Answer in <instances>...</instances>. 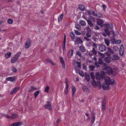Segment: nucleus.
I'll return each instance as SVG.
<instances>
[{
  "mask_svg": "<svg viewBox=\"0 0 126 126\" xmlns=\"http://www.w3.org/2000/svg\"><path fill=\"white\" fill-rule=\"evenodd\" d=\"M104 29V32H103L102 34L105 37L107 36V35L109 36L111 34L112 36L115 37V34L113 30L111 29L113 28V27L112 24L107 23L106 24L103 25Z\"/></svg>",
  "mask_w": 126,
  "mask_h": 126,
  "instance_id": "obj_1",
  "label": "nucleus"
},
{
  "mask_svg": "<svg viewBox=\"0 0 126 126\" xmlns=\"http://www.w3.org/2000/svg\"><path fill=\"white\" fill-rule=\"evenodd\" d=\"M117 70V68L112 69L111 67L108 66L107 68H106V73L109 75L112 74L115 76L117 74V72L116 71Z\"/></svg>",
  "mask_w": 126,
  "mask_h": 126,
  "instance_id": "obj_2",
  "label": "nucleus"
},
{
  "mask_svg": "<svg viewBox=\"0 0 126 126\" xmlns=\"http://www.w3.org/2000/svg\"><path fill=\"white\" fill-rule=\"evenodd\" d=\"M105 75V73L103 71H102L100 74L98 72H97L95 74L96 79L98 80H100L101 79H103Z\"/></svg>",
  "mask_w": 126,
  "mask_h": 126,
  "instance_id": "obj_3",
  "label": "nucleus"
},
{
  "mask_svg": "<svg viewBox=\"0 0 126 126\" xmlns=\"http://www.w3.org/2000/svg\"><path fill=\"white\" fill-rule=\"evenodd\" d=\"M104 79L106 84L110 85L113 83V81H112V80L110 79L109 76H105L104 77Z\"/></svg>",
  "mask_w": 126,
  "mask_h": 126,
  "instance_id": "obj_4",
  "label": "nucleus"
},
{
  "mask_svg": "<svg viewBox=\"0 0 126 126\" xmlns=\"http://www.w3.org/2000/svg\"><path fill=\"white\" fill-rule=\"evenodd\" d=\"M103 61L102 59L101 58H99L98 60V62H95L94 63V65L96 67L98 68L100 67V65L104 64Z\"/></svg>",
  "mask_w": 126,
  "mask_h": 126,
  "instance_id": "obj_5",
  "label": "nucleus"
},
{
  "mask_svg": "<svg viewBox=\"0 0 126 126\" xmlns=\"http://www.w3.org/2000/svg\"><path fill=\"white\" fill-rule=\"evenodd\" d=\"M47 104H45L43 106V107L47 109H48L50 110H52L51 107V103L50 101L46 102Z\"/></svg>",
  "mask_w": 126,
  "mask_h": 126,
  "instance_id": "obj_6",
  "label": "nucleus"
},
{
  "mask_svg": "<svg viewBox=\"0 0 126 126\" xmlns=\"http://www.w3.org/2000/svg\"><path fill=\"white\" fill-rule=\"evenodd\" d=\"M98 46L99 50L101 52H104L106 50V47L103 44H100Z\"/></svg>",
  "mask_w": 126,
  "mask_h": 126,
  "instance_id": "obj_7",
  "label": "nucleus"
},
{
  "mask_svg": "<svg viewBox=\"0 0 126 126\" xmlns=\"http://www.w3.org/2000/svg\"><path fill=\"white\" fill-rule=\"evenodd\" d=\"M32 43V41L30 39H28L25 43V47L26 48H28L31 46Z\"/></svg>",
  "mask_w": 126,
  "mask_h": 126,
  "instance_id": "obj_8",
  "label": "nucleus"
},
{
  "mask_svg": "<svg viewBox=\"0 0 126 126\" xmlns=\"http://www.w3.org/2000/svg\"><path fill=\"white\" fill-rule=\"evenodd\" d=\"M97 24L99 25L100 26L102 27H103V25L104 24H103L104 23V21L103 20L101 19H100L98 18L97 19Z\"/></svg>",
  "mask_w": 126,
  "mask_h": 126,
  "instance_id": "obj_9",
  "label": "nucleus"
},
{
  "mask_svg": "<svg viewBox=\"0 0 126 126\" xmlns=\"http://www.w3.org/2000/svg\"><path fill=\"white\" fill-rule=\"evenodd\" d=\"M86 29V35L87 36H88V37H91L92 35L91 29L89 28L88 26Z\"/></svg>",
  "mask_w": 126,
  "mask_h": 126,
  "instance_id": "obj_10",
  "label": "nucleus"
},
{
  "mask_svg": "<svg viewBox=\"0 0 126 126\" xmlns=\"http://www.w3.org/2000/svg\"><path fill=\"white\" fill-rule=\"evenodd\" d=\"M119 53L120 55L122 56L124 53V47L123 45L122 44L121 45L120 48Z\"/></svg>",
  "mask_w": 126,
  "mask_h": 126,
  "instance_id": "obj_11",
  "label": "nucleus"
},
{
  "mask_svg": "<svg viewBox=\"0 0 126 126\" xmlns=\"http://www.w3.org/2000/svg\"><path fill=\"white\" fill-rule=\"evenodd\" d=\"M59 58L60 61L62 65V67L64 68H65V64L64 60L62 57H60Z\"/></svg>",
  "mask_w": 126,
  "mask_h": 126,
  "instance_id": "obj_12",
  "label": "nucleus"
},
{
  "mask_svg": "<svg viewBox=\"0 0 126 126\" xmlns=\"http://www.w3.org/2000/svg\"><path fill=\"white\" fill-rule=\"evenodd\" d=\"M74 42L76 43H78L79 44L82 43L83 41L81 39H80L79 37L77 38L76 37Z\"/></svg>",
  "mask_w": 126,
  "mask_h": 126,
  "instance_id": "obj_13",
  "label": "nucleus"
},
{
  "mask_svg": "<svg viewBox=\"0 0 126 126\" xmlns=\"http://www.w3.org/2000/svg\"><path fill=\"white\" fill-rule=\"evenodd\" d=\"M106 103L105 101L103 100L102 102V110L103 111H104L106 109Z\"/></svg>",
  "mask_w": 126,
  "mask_h": 126,
  "instance_id": "obj_14",
  "label": "nucleus"
},
{
  "mask_svg": "<svg viewBox=\"0 0 126 126\" xmlns=\"http://www.w3.org/2000/svg\"><path fill=\"white\" fill-rule=\"evenodd\" d=\"M22 124L21 122H16L13 123L11 125V126H19Z\"/></svg>",
  "mask_w": 126,
  "mask_h": 126,
  "instance_id": "obj_15",
  "label": "nucleus"
},
{
  "mask_svg": "<svg viewBox=\"0 0 126 126\" xmlns=\"http://www.w3.org/2000/svg\"><path fill=\"white\" fill-rule=\"evenodd\" d=\"M109 85H108L106 83H104L103 84L102 87L103 89L104 90H107L109 88Z\"/></svg>",
  "mask_w": 126,
  "mask_h": 126,
  "instance_id": "obj_16",
  "label": "nucleus"
},
{
  "mask_svg": "<svg viewBox=\"0 0 126 126\" xmlns=\"http://www.w3.org/2000/svg\"><path fill=\"white\" fill-rule=\"evenodd\" d=\"M19 87H17L15 88L14 89H13L11 91L10 94H12L16 93V91L19 90Z\"/></svg>",
  "mask_w": 126,
  "mask_h": 126,
  "instance_id": "obj_17",
  "label": "nucleus"
},
{
  "mask_svg": "<svg viewBox=\"0 0 126 126\" xmlns=\"http://www.w3.org/2000/svg\"><path fill=\"white\" fill-rule=\"evenodd\" d=\"M107 49L108 52L110 53V54H108L109 56H110V54H113L114 53L113 50H112L110 48L108 47H107Z\"/></svg>",
  "mask_w": 126,
  "mask_h": 126,
  "instance_id": "obj_18",
  "label": "nucleus"
},
{
  "mask_svg": "<svg viewBox=\"0 0 126 126\" xmlns=\"http://www.w3.org/2000/svg\"><path fill=\"white\" fill-rule=\"evenodd\" d=\"M92 85H98L99 86H101V85L100 82L99 81H96V82L94 80V82H92Z\"/></svg>",
  "mask_w": 126,
  "mask_h": 126,
  "instance_id": "obj_19",
  "label": "nucleus"
},
{
  "mask_svg": "<svg viewBox=\"0 0 126 126\" xmlns=\"http://www.w3.org/2000/svg\"><path fill=\"white\" fill-rule=\"evenodd\" d=\"M87 12H86L85 13L86 15H93L94 14H95L94 11L93 10H86Z\"/></svg>",
  "mask_w": 126,
  "mask_h": 126,
  "instance_id": "obj_20",
  "label": "nucleus"
},
{
  "mask_svg": "<svg viewBox=\"0 0 126 126\" xmlns=\"http://www.w3.org/2000/svg\"><path fill=\"white\" fill-rule=\"evenodd\" d=\"M73 50L72 49L70 50L68 52L67 56L68 58H70L73 55Z\"/></svg>",
  "mask_w": 126,
  "mask_h": 126,
  "instance_id": "obj_21",
  "label": "nucleus"
},
{
  "mask_svg": "<svg viewBox=\"0 0 126 126\" xmlns=\"http://www.w3.org/2000/svg\"><path fill=\"white\" fill-rule=\"evenodd\" d=\"M79 50L80 51L83 53L85 52L86 50L84 47L83 46H81L79 47Z\"/></svg>",
  "mask_w": 126,
  "mask_h": 126,
  "instance_id": "obj_22",
  "label": "nucleus"
},
{
  "mask_svg": "<svg viewBox=\"0 0 126 126\" xmlns=\"http://www.w3.org/2000/svg\"><path fill=\"white\" fill-rule=\"evenodd\" d=\"M6 80L13 82L14 80H16L15 78L11 77H8L6 78Z\"/></svg>",
  "mask_w": 126,
  "mask_h": 126,
  "instance_id": "obj_23",
  "label": "nucleus"
},
{
  "mask_svg": "<svg viewBox=\"0 0 126 126\" xmlns=\"http://www.w3.org/2000/svg\"><path fill=\"white\" fill-rule=\"evenodd\" d=\"M111 47L112 48L113 51H117L119 50V47L116 46H113V47L111 46Z\"/></svg>",
  "mask_w": 126,
  "mask_h": 126,
  "instance_id": "obj_24",
  "label": "nucleus"
},
{
  "mask_svg": "<svg viewBox=\"0 0 126 126\" xmlns=\"http://www.w3.org/2000/svg\"><path fill=\"white\" fill-rule=\"evenodd\" d=\"M90 76H91V78L92 79V82L93 81L94 82L95 80L94 79L95 78V76L94 72H92L90 73Z\"/></svg>",
  "mask_w": 126,
  "mask_h": 126,
  "instance_id": "obj_25",
  "label": "nucleus"
},
{
  "mask_svg": "<svg viewBox=\"0 0 126 126\" xmlns=\"http://www.w3.org/2000/svg\"><path fill=\"white\" fill-rule=\"evenodd\" d=\"M79 23L80 25L82 26H85L86 25L85 21L82 20H79Z\"/></svg>",
  "mask_w": 126,
  "mask_h": 126,
  "instance_id": "obj_26",
  "label": "nucleus"
},
{
  "mask_svg": "<svg viewBox=\"0 0 126 126\" xmlns=\"http://www.w3.org/2000/svg\"><path fill=\"white\" fill-rule=\"evenodd\" d=\"M87 21L90 27H92L94 26V24L93 23H92L91 20L88 19L87 20Z\"/></svg>",
  "mask_w": 126,
  "mask_h": 126,
  "instance_id": "obj_27",
  "label": "nucleus"
},
{
  "mask_svg": "<svg viewBox=\"0 0 126 126\" xmlns=\"http://www.w3.org/2000/svg\"><path fill=\"white\" fill-rule=\"evenodd\" d=\"M78 7L79 9L81 11H84L85 9L84 6L82 4L79 5Z\"/></svg>",
  "mask_w": 126,
  "mask_h": 126,
  "instance_id": "obj_28",
  "label": "nucleus"
},
{
  "mask_svg": "<svg viewBox=\"0 0 126 126\" xmlns=\"http://www.w3.org/2000/svg\"><path fill=\"white\" fill-rule=\"evenodd\" d=\"M93 16H96L98 17L101 18L103 16L100 13H95L93 15Z\"/></svg>",
  "mask_w": 126,
  "mask_h": 126,
  "instance_id": "obj_29",
  "label": "nucleus"
},
{
  "mask_svg": "<svg viewBox=\"0 0 126 126\" xmlns=\"http://www.w3.org/2000/svg\"><path fill=\"white\" fill-rule=\"evenodd\" d=\"M114 37H111V39L110 40V41L112 42V44H116V40L115 38H114Z\"/></svg>",
  "mask_w": 126,
  "mask_h": 126,
  "instance_id": "obj_30",
  "label": "nucleus"
},
{
  "mask_svg": "<svg viewBox=\"0 0 126 126\" xmlns=\"http://www.w3.org/2000/svg\"><path fill=\"white\" fill-rule=\"evenodd\" d=\"M31 89L29 90V92H32L35 90L37 89V88H35L32 85L31 86Z\"/></svg>",
  "mask_w": 126,
  "mask_h": 126,
  "instance_id": "obj_31",
  "label": "nucleus"
},
{
  "mask_svg": "<svg viewBox=\"0 0 126 126\" xmlns=\"http://www.w3.org/2000/svg\"><path fill=\"white\" fill-rule=\"evenodd\" d=\"M40 91L39 90H38L36 91L34 93V97L36 99L38 95L39 94Z\"/></svg>",
  "mask_w": 126,
  "mask_h": 126,
  "instance_id": "obj_32",
  "label": "nucleus"
},
{
  "mask_svg": "<svg viewBox=\"0 0 126 126\" xmlns=\"http://www.w3.org/2000/svg\"><path fill=\"white\" fill-rule=\"evenodd\" d=\"M119 59V57L116 55H114L113 56L112 59L113 60H118Z\"/></svg>",
  "mask_w": 126,
  "mask_h": 126,
  "instance_id": "obj_33",
  "label": "nucleus"
},
{
  "mask_svg": "<svg viewBox=\"0 0 126 126\" xmlns=\"http://www.w3.org/2000/svg\"><path fill=\"white\" fill-rule=\"evenodd\" d=\"M85 78L86 80L88 82H89L90 81V75L89 74H86V73H85Z\"/></svg>",
  "mask_w": 126,
  "mask_h": 126,
  "instance_id": "obj_34",
  "label": "nucleus"
},
{
  "mask_svg": "<svg viewBox=\"0 0 126 126\" xmlns=\"http://www.w3.org/2000/svg\"><path fill=\"white\" fill-rule=\"evenodd\" d=\"M70 36L72 39L73 40L75 39V34L72 32L70 33Z\"/></svg>",
  "mask_w": 126,
  "mask_h": 126,
  "instance_id": "obj_35",
  "label": "nucleus"
},
{
  "mask_svg": "<svg viewBox=\"0 0 126 126\" xmlns=\"http://www.w3.org/2000/svg\"><path fill=\"white\" fill-rule=\"evenodd\" d=\"M21 54V53L20 52H19L17 54H15V55H14V57L17 60L18 58Z\"/></svg>",
  "mask_w": 126,
  "mask_h": 126,
  "instance_id": "obj_36",
  "label": "nucleus"
},
{
  "mask_svg": "<svg viewBox=\"0 0 126 126\" xmlns=\"http://www.w3.org/2000/svg\"><path fill=\"white\" fill-rule=\"evenodd\" d=\"M104 41L107 46H109L110 44V42L109 40L107 39H105Z\"/></svg>",
  "mask_w": 126,
  "mask_h": 126,
  "instance_id": "obj_37",
  "label": "nucleus"
},
{
  "mask_svg": "<svg viewBox=\"0 0 126 126\" xmlns=\"http://www.w3.org/2000/svg\"><path fill=\"white\" fill-rule=\"evenodd\" d=\"M82 88L83 91L84 92H88L89 91L88 88L86 86H83L82 87Z\"/></svg>",
  "mask_w": 126,
  "mask_h": 126,
  "instance_id": "obj_38",
  "label": "nucleus"
},
{
  "mask_svg": "<svg viewBox=\"0 0 126 126\" xmlns=\"http://www.w3.org/2000/svg\"><path fill=\"white\" fill-rule=\"evenodd\" d=\"M72 96H73L75 94V92L76 91V89L74 86H72Z\"/></svg>",
  "mask_w": 126,
  "mask_h": 126,
  "instance_id": "obj_39",
  "label": "nucleus"
},
{
  "mask_svg": "<svg viewBox=\"0 0 126 126\" xmlns=\"http://www.w3.org/2000/svg\"><path fill=\"white\" fill-rule=\"evenodd\" d=\"M11 55V53L10 52H8L5 54V56L7 58H9Z\"/></svg>",
  "mask_w": 126,
  "mask_h": 126,
  "instance_id": "obj_40",
  "label": "nucleus"
},
{
  "mask_svg": "<svg viewBox=\"0 0 126 126\" xmlns=\"http://www.w3.org/2000/svg\"><path fill=\"white\" fill-rule=\"evenodd\" d=\"M92 52L94 55H96L97 53V51L96 50L95 48H93Z\"/></svg>",
  "mask_w": 126,
  "mask_h": 126,
  "instance_id": "obj_41",
  "label": "nucleus"
},
{
  "mask_svg": "<svg viewBox=\"0 0 126 126\" xmlns=\"http://www.w3.org/2000/svg\"><path fill=\"white\" fill-rule=\"evenodd\" d=\"M17 60H16L14 57L11 59V62L12 63H14L16 62Z\"/></svg>",
  "mask_w": 126,
  "mask_h": 126,
  "instance_id": "obj_42",
  "label": "nucleus"
},
{
  "mask_svg": "<svg viewBox=\"0 0 126 126\" xmlns=\"http://www.w3.org/2000/svg\"><path fill=\"white\" fill-rule=\"evenodd\" d=\"M79 75L83 77H84V75L83 71L79 70Z\"/></svg>",
  "mask_w": 126,
  "mask_h": 126,
  "instance_id": "obj_43",
  "label": "nucleus"
},
{
  "mask_svg": "<svg viewBox=\"0 0 126 126\" xmlns=\"http://www.w3.org/2000/svg\"><path fill=\"white\" fill-rule=\"evenodd\" d=\"M75 25L76 28L77 29L80 30H81V27L80 25L78 24H75Z\"/></svg>",
  "mask_w": 126,
  "mask_h": 126,
  "instance_id": "obj_44",
  "label": "nucleus"
},
{
  "mask_svg": "<svg viewBox=\"0 0 126 126\" xmlns=\"http://www.w3.org/2000/svg\"><path fill=\"white\" fill-rule=\"evenodd\" d=\"M95 66L94 65H91L89 67V69L91 71L93 70L94 69Z\"/></svg>",
  "mask_w": 126,
  "mask_h": 126,
  "instance_id": "obj_45",
  "label": "nucleus"
},
{
  "mask_svg": "<svg viewBox=\"0 0 126 126\" xmlns=\"http://www.w3.org/2000/svg\"><path fill=\"white\" fill-rule=\"evenodd\" d=\"M11 119H13L14 118H17L18 117V116L17 115L15 114H13L11 116Z\"/></svg>",
  "mask_w": 126,
  "mask_h": 126,
  "instance_id": "obj_46",
  "label": "nucleus"
},
{
  "mask_svg": "<svg viewBox=\"0 0 126 126\" xmlns=\"http://www.w3.org/2000/svg\"><path fill=\"white\" fill-rule=\"evenodd\" d=\"M76 54L78 55L80 57H82L80 52L79 51L76 52Z\"/></svg>",
  "mask_w": 126,
  "mask_h": 126,
  "instance_id": "obj_47",
  "label": "nucleus"
},
{
  "mask_svg": "<svg viewBox=\"0 0 126 126\" xmlns=\"http://www.w3.org/2000/svg\"><path fill=\"white\" fill-rule=\"evenodd\" d=\"M75 31V33L77 35H80L81 34V32H79L78 31L74 30Z\"/></svg>",
  "mask_w": 126,
  "mask_h": 126,
  "instance_id": "obj_48",
  "label": "nucleus"
},
{
  "mask_svg": "<svg viewBox=\"0 0 126 126\" xmlns=\"http://www.w3.org/2000/svg\"><path fill=\"white\" fill-rule=\"evenodd\" d=\"M8 23L10 24H11L13 23V20L12 19H8L7 21Z\"/></svg>",
  "mask_w": 126,
  "mask_h": 126,
  "instance_id": "obj_49",
  "label": "nucleus"
},
{
  "mask_svg": "<svg viewBox=\"0 0 126 126\" xmlns=\"http://www.w3.org/2000/svg\"><path fill=\"white\" fill-rule=\"evenodd\" d=\"M49 86H47L45 88L44 92L46 93H47L49 91Z\"/></svg>",
  "mask_w": 126,
  "mask_h": 126,
  "instance_id": "obj_50",
  "label": "nucleus"
},
{
  "mask_svg": "<svg viewBox=\"0 0 126 126\" xmlns=\"http://www.w3.org/2000/svg\"><path fill=\"white\" fill-rule=\"evenodd\" d=\"M88 37L87 36V37L85 36L84 37V38L87 41H91V40L90 39H89V38L90 37Z\"/></svg>",
  "mask_w": 126,
  "mask_h": 126,
  "instance_id": "obj_51",
  "label": "nucleus"
},
{
  "mask_svg": "<svg viewBox=\"0 0 126 126\" xmlns=\"http://www.w3.org/2000/svg\"><path fill=\"white\" fill-rule=\"evenodd\" d=\"M66 43V41L63 40V50H65V43Z\"/></svg>",
  "mask_w": 126,
  "mask_h": 126,
  "instance_id": "obj_52",
  "label": "nucleus"
},
{
  "mask_svg": "<svg viewBox=\"0 0 126 126\" xmlns=\"http://www.w3.org/2000/svg\"><path fill=\"white\" fill-rule=\"evenodd\" d=\"M91 122H92V125L94 123V121L95 120V117H91Z\"/></svg>",
  "mask_w": 126,
  "mask_h": 126,
  "instance_id": "obj_53",
  "label": "nucleus"
},
{
  "mask_svg": "<svg viewBox=\"0 0 126 126\" xmlns=\"http://www.w3.org/2000/svg\"><path fill=\"white\" fill-rule=\"evenodd\" d=\"M95 114L94 110H92L91 113V117H95Z\"/></svg>",
  "mask_w": 126,
  "mask_h": 126,
  "instance_id": "obj_54",
  "label": "nucleus"
},
{
  "mask_svg": "<svg viewBox=\"0 0 126 126\" xmlns=\"http://www.w3.org/2000/svg\"><path fill=\"white\" fill-rule=\"evenodd\" d=\"M105 66L103 67L102 68V69L103 70L106 71V68H107L108 66L106 65L105 64Z\"/></svg>",
  "mask_w": 126,
  "mask_h": 126,
  "instance_id": "obj_55",
  "label": "nucleus"
},
{
  "mask_svg": "<svg viewBox=\"0 0 126 126\" xmlns=\"http://www.w3.org/2000/svg\"><path fill=\"white\" fill-rule=\"evenodd\" d=\"M77 63V66L78 67V68H81V63L78 62Z\"/></svg>",
  "mask_w": 126,
  "mask_h": 126,
  "instance_id": "obj_56",
  "label": "nucleus"
},
{
  "mask_svg": "<svg viewBox=\"0 0 126 126\" xmlns=\"http://www.w3.org/2000/svg\"><path fill=\"white\" fill-rule=\"evenodd\" d=\"M63 14H61L60 16V19H61V20H62L63 17Z\"/></svg>",
  "mask_w": 126,
  "mask_h": 126,
  "instance_id": "obj_57",
  "label": "nucleus"
},
{
  "mask_svg": "<svg viewBox=\"0 0 126 126\" xmlns=\"http://www.w3.org/2000/svg\"><path fill=\"white\" fill-rule=\"evenodd\" d=\"M93 46L94 47L96 48H97V45L96 44L94 43V42H93Z\"/></svg>",
  "mask_w": 126,
  "mask_h": 126,
  "instance_id": "obj_58",
  "label": "nucleus"
},
{
  "mask_svg": "<svg viewBox=\"0 0 126 126\" xmlns=\"http://www.w3.org/2000/svg\"><path fill=\"white\" fill-rule=\"evenodd\" d=\"M12 70V71L14 72H16V69L15 67L13 68Z\"/></svg>",
  "mask_w": 126,
  "mask_h": 126,
  "instance_id": "obj_59",
  "label": "nucleus"
},
{
  "mask_svg": "<svg viewBox=\"0 0 126 126\" xmlns=\"http://www.w3.org/2000/svg\"><path fill=\"white\" fill-rule=\"evenodd\" d=\"M121 41L120 40H117V41H116V44H120L121 43Z\"/></svg>",
  "mask_w": 126,
  "mask_h": 126,
  "instance_id": "obj_60",
  "label": "nucleus"
},
{
  "mask_svg": "<svg viewBox=\"0 0 126 126\" xmlns=\"http://www.w3.org/2000/svg\"><path fill=\"white\" fill-rule=\"evenodd\" d=\"M94 29L96 30H99V28L98 26L96 25V26L95 27H94Z\"/></svg>",
  "mask_w": 126,
  "mask_h": 126,
  "instance_id": "obj_61",
  "label": "nucleus"
},
{
  "mask_svg": "<svg viewBox=\"0 0 126 126\" xmlns=\"http://www.w3.org/2000/svg\"><path fill=\"white\" fill-rule=\"evenodd\" d=\"M102 6L103 7L104 10V11H105V8H106V6L105 5H104H104H103Z\"/></svg>",
  "mask_w": 126,
  "mask_h": 126,
  "instance_id": "obj_62",
  "label": "nucleus"
},
{
  "mask_svg": "<svg viewBox=\"0 0 126 126\" xmlns=\"http://www.w3.org/2000/svg\"><path fill=\"white\" fill-rule=\"evenodd\" d=\"M68 89H66L65 90L64 93L65 94H66L68 93Z\"/></svg>",
  "mask_w": 126,
  "mask_h": 126,
  "instance_id": "obj_63",
  "label": "nucleus"
},
{
  "mask_svg": "<svg viewBox=\"0 0 126 126\" xmlns=\"http://www.w3.org/2000/svg\"><path fill=\"white\" fill-rule=\"evenodd\" d=\"M78 61H76L75 60H74L73 61V63L75 65L77 64V63Z\"/></svg>",
  "mask_w": 126,
  "mask_h": 126,
  "instance_id": "obj_64",
  "label": "nucleus"
}]
</instances>
